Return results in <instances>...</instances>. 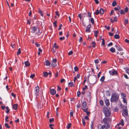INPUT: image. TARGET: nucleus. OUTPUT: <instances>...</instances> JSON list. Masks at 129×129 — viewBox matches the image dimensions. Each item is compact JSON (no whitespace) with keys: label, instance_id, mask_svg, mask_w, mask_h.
Here are the masks:
<instances>
[{"label":"nucleus","instance_id":"obj_15","mask_svg":"<svg viewBox=\"0 0 129 129\" xmlns=\"http://www.w3.org/2000/svg\"><path fill=\"white\" fill-rule=\"evenodd\" d=\"M38 13H39L41 15L42 17H43V14L42 11L40 9H38Z\"/></svg>","mask_w":129,"mask_h":129},{"label":"nucleus","instance_id":"obj_55","mask_svg":"<svg viewBox=\"0 0 129 129\" xmlns=\"http://www.w3.org/2000/svg\"><path fill=\"white\" fill-rule=\"evenodd\" d=\"M9 117L7 116H6L5 117V121L8 122L9 121V120H7V119L9 118Z\"/></svg>","mask_w":129,"mask_h":129},{"label":"nucleus","instance_id":"obj_46","mask_svg":"<svg viewBox=\"0 0 129 129\" xmlns=\"http://www.w3.org/2000/svg\"><path fill=\"white\" fill-rule=\"evenodd\" d=\"M128 19L127 18H126L125 19V23L126 24H127L128 23Z\"/></svg>","mask_w":129,"mask_h":129},{"label":"nucleus","instance_id":"obj_6","mask_svg":"<svg viewBox=\"0 0 129 129\" xmlns=\"http://www.w3.org/2000/svg\"><path fill=\"white\" fill-rule=\"evenodd\" d=\"M105 127V125H102L101 124H99L98 126V129H104Z\"/></svg>","mask_w":129,"mask_h":129},{"label":"nucleus","instance_id":"obj_14","mask_svg":"<svg viewBox=\"0 0 129 129\" xmlns=\"http://www.w3.org/2000/svg\"><path fill=\"white\" fill-rule=\"evenodd\" d=\"M121 95L122 99L126 98V95L124 93H121Z\"/></svg>","mask_w":129,"mask_h":129},{"label":"nucleus","instance_id":"obj_33","mask_svg":"<svg viewBox=\"0 0 129 129\" xmlns=\"http://www.w3.org/2000/svg\"><path fill=\"white\" fill-rule=\"evenodd\" d=\"M5 126L7 128H9L10 127V126L8 125V123H5Z\"/></svg>","mask_w":129,"mask_h":129},{"label":"nucleus","instance_id":"obj_22","mask_svg":"<svg viewBox=\"0 0 129 129\" xmlns=\"http://www.w3.org/2000/svg\"><path fill=\"white\" fill-rule=\"evenodd\" d=\"M82 106L83 108H85L86 106V103L85 101H84L82 103Z\"/></svg>","mask_w":129,"mask_h":129},{"label":"nucleus","instance_id":"obj_11","mask_svg":"<svg viewBox=\"0 0 129 129\" xmlns=\"http://www.w3.org/2000/svg\"><path fill=\"white\" fill-rule=\"evenodd\" d=\"M108 118H104L102 120L104 122V124H106L108 123Z\"/></svg>","mask_w":129,"mask_h":129},{"label":"nucleus","instance_id":"obj_7","mask_svg":"<svg viewBox=\"0 0 129 129\" xmlns=\"http://www.w3.org/2000/svg\"><path fill=\"white\" fill-rule=\"evenodd\" d=\"M91 26V24H89L86 27V29L85 30V31L86 32H89L90 30V28Z\"/></svg>","mask_w":129,"mask_h":129},{"label":"nucleus","instance_id":"obj_9","mask_svg":"<svg viewBox=\"0 0 129 129\" xmlns=\"http://www.w3.org/2000/svg\"><path fill=\"white\" fill-rule=\"evenodd\" d=\"M37 27L33 26L31 28V32L32 33H34L37 30Z\"/></svg>","mask_w":129,"mask_h":129},{"label":"nucleus","instance_id":"obj_35","mask_svg":"<svg viewBox=\"0 0 129 129\" xmlns=\"http://www.w3.org/2000/svg\"><path fill=\"white\" fill-rule=\"evenodd\" d=\"M21 52L20 51V48H19L18 49V51L17 52V55H18L19 54L21 53Z\"/></svg>","mask_w":129,"mask_h":129},{"label":"nucleus","instance_id":"obj_38","mask_svg":"<svg viewBox=\"0 0 129 129\" xmlns=\"http://www.w3.org/2000/svg\"><path fill=\"white\" fill-rule=\"evenodd\" d=\"M120 13L121 14H124L125 13V12H124L123 10H121Z\"/></svg>","mask_w":129,"mask_h":129},{"label":"nucleus","instance_id":"obj_49","mask_svg":"<svg viewBox=\"0 0 129 129\" xmlns=\"http://www.w3.org/2000/svg\"><path fill=\"white\" fill-rule=\"evenodd\" d=\"M58 13H59V11H56L55 12V14L59 17V16L60 15Z\"/></svg>","mask_w":129,"mask_h":129},{"label":"nucleus","instance_id":"obj_21","mask_svg":"<svg viewBox=\"0 0 129 129\" xmlns=\"http://www.w3.org/2000/svg\"><path fill=\"white\" fill-rule=\"evenodd\" d=\"M105 93L106 95L107 96H110V91L109 90L106 91Z\"/></svg>","mask_w":129,"mask_h":129},{"label":"nucleus","instance_id":"obj_12","mask_svg":"<svg viewBox=\"0 0 129 129\" xmlns=\"http://www.w3.org/2000/svg\"><path fill=\"white\" fill-rule=\"evenodd\" d=\"M18 106V105L17 104H14L12 106L13 109L15 110H16L17 109Z\"/></svg>","mask_w":129,"mask_h":129},{"label":"nucleus","instance_id":"obj_60","mask_svg":"<svg viewBox=\"0 0 129 129\" xmlns=\"http://www.w3.org/2000/svg\"><path fill=\"white\" fill-rule=\"evenodd\" d=\"M128 8L127 7H126L125 8L124 11L125 12H127L128 11Z\"/></svg>","mask_w":129,"mask_h":129},{"label":"nucleus","instance_id":"obj_53","mask_svg":"<svg viewBox=\"0 0 129 129\" xmlns=\"http://www.w3.org/2000/svg\"><path fill=\"white\" fill-rule=\"evenodd\" d=\"M57 22V21H55L53 23V24L54 25V26L55 27H57V25L56 24Z\"/></svg>","mask_w":129,"mask_h":129},{"label":"nucleus","instance_id":"obj_58","mask_svg":"<svg viewBox=\"0 0 129 129\" xmlns=\"http://www.w3.org/2000/svg\"><path fill=\"white\" fill-rule=\"evenodd\" d=\"M54 125L53 124H50L49 125V126L50 128L51 129H53V128L52 127V126H53Z\"/></svg>","mask_w":129,"mask_h":129},{"label":"nucleus","instance_id":"obj_45","mask_svg":"<svg viewBox=\"0 0 129 129\" xmlns=\"http://www.w3.org/2000/svg\"><path fill=\"white\" fill-rule=\"evenodd\" d=\"M100 103L103 106L104 105V102L102 100H100Z\"/></svg>","mask_w":129,"mask_h":129},{"label":"nucleus","instance_id":"obj_47","mask_svg":"<svg viewBox=\"0 0 129 129\" xmlns=\"http://www.w3.org/2000/svg\"><path fill=\"white\" fill-rule=\"evenodd\" d=\"M54 119L53 118H50L49 119V122L51 123L52 122H53L54 121Z\"/></svg>","mask_w":129,"mask_h":129},{"label":"nucleus","instance_id":"obj_54","mask_svg":"<svg viewBox=\"0 0 129 129\" xmlns=\"http://www.w3.org/2000/svg\"><path fill=\"white\" fill-rule=\"evenodd\" d=\"M94 62L96 64H98L99 62V60L98 59H96L94 60Z\"/></svg>","mask_w":129,"mask_h":129},{"label":"nucleus","instance_id":"obj_62","mask_svg":"<svg viewBox=\"0 0 129 129\" xmlns=\"http://www.w3.org/2000/svg\"><path fill=\"white\" fill-rule=\"evenodd\" d=\"M109 36H113V33H111L110 32H109Z\"/></svg>","mask_w":129,"mask_h":129},{"label":"nucleus","instance_id":"obj_32","mask_svg":"<svg viewBox=\"0 0 129 129\" xmlns=\"http://www.w3.org/2000/svg\"><path fill=\"white\" fill-rule=\"evenodd\" d=\"M6 109L7 110L6 111V113H8L10 111V110L9 109V107L8 106H7L6 107Z\"/></svg>","mask_w":129,"mask_h":129},{"label":"nucleus","instance_id":"obj_3","mask_svg":"<svg viewBox=\"0 0 129 129\" xmlns=\"http://www.w3.org/2000/svg\"><path fill=\"white\" fill-rule=\"evenodd\" d=\"M39 90V88L38 86L35 87L34 89L35 95L36 98H37L38 97V93Z\"/></svg>","mask_w":129,"mask_h":129},{"label":"nucleus","instance_id":"obj_40","mask_svg":"<svg viewBox=\"0 0 129 129\" xmlns=\"http://www.w3.org/2000/svg\"><path fill=\"white\" fill-rule=\"evenodd\" d=\"M92 46L94 48L95 47V43L94 41L92 42Z\"/></svg>","mask_w":129,"mask_h":129},{"label":"nucleus","instance_id":"obj_13","mask_svg":"<svg viewBox=\"0 0 129 129\" xmlns=\"http://www.w3.org/2000/svg\"><path fill=\"white\" fill-rule=\"evenodd\" d=\"M25 65L26 67H28L30 65L28 61H25L24 62Z\"/></svg>","mask_w":129,"mask_h":129},{"label":"nucleus","instance_id":"obj_8","mask_svg":"<svg viewBox=\"0 0 129 129\" xmlns=\"http://www.w3.org/2000/svg\"><path fill=\"white\" fill-rule=\"evenodd\" d=\"M56 90L54 89H50V93L52 95H55L56 94Z\"/></svg>","mask_w":129,"mask_h":129},{"label":"nucleus","instance_id":"obj_34","mask_svg":"<svg viewBox=\"0 0 129 129\" xmlns=\"http://www.w3.org/2000/svg\"><path fill=\"white\" fill-rule=\"evenodd\" d=\"M93 121H92L91 122V124L90 125V128L91 129H93Z\"/></svg>","mask_w":129,"mask_h":129},{"label":"nucleus","instance_id":"obj_64","mask_svg":"<svg viewBox=\"0 0 129 129\" xmlns=\"http://www.w3.org/2000/svg\"><path fill=\"white\" fill-rule=\"evenodd\" d=\"M117 17L116 16H115L114 18V21H117Z\"/></svg>","mask_w":129,"mask_h":129},{"label":"nucleus","instance_id":"obj_57","mask_svg":"<svg viewBox=\"0 0 129 129\" xmlns=\"http://www.w3.org/2000/svg\"><path fill=\"white\" fill-rule=\"evenodd\" d=\"M118 6H117V7H115L114 8V10L115 11H117L118 10Z\"/></svg>","mask_w":129,"mask_h":129},{"label":"nucleus","instance_id":"obj_56","mask_svg":"<svg viewBox=\"0 0 129 129\" xmlns=\"http://www.w3.org/2000/svg\"><path fill=\"white\" fill-rule=\"evenodd\" d=\"M74 70L76 72L78 70V68L76 67H74Z\"/></svg>","mask_w":129,"mask_h":129},{"label":"nucleus","instance_id":"obj_19","mask_svg":"<svg viewBox=\"0 0 129 129\" xmlns=\"http://www.w3.org/2000/svg\"><path fill=\"white\" fill-rule=\"evenodd\" d=\"M36 32L37 34H38V35H39L40 34V30L38 27H37Z\"/></svg>","mask_w":129,"mask_h":129},{"label":"nucleus","instance_id":"obj_10","mask_svg":"<svg viewBox=\"0 0 129 129\" xmlns=\"http://www.w3.org/2000/svg\"><path fill=\"white\" fill-rule=\"evenodd\" d=\"M105 103L107 106H108L110 105V102L108 99H106L105 101Z\"/></svg>","mask_w":129,"mask_h":129},{"label":"nucleus","instance_id":"obj_51","mask_svg":"<svg viewBox=\"0 0 129 129\" xmlns=\"http://www.w3.org/2000/svg\"><path fill=\"white\" fill-rule=\"evenodd\" d=\"M104 27H105L108 30H109L110 29V27L109 26H107V25H105Z\"/></svg>","mask_w":129,"mask_h":129},{"label":"nucleus","instance_id":"obj_59","mask_svg":"<svg viewBox=\"0 0 129 129\" xmlns=\"http://www.w3.org/2000/svg\"><path fill=\"white\" fill-rule=\"evenodd\" d=\"M73 53V52L72 51H70L68 53L69 55H71Z\"/></svg>","mask_w":129,"mask_h":129},{"label":"nucleus","instance_id":"obj_44","mask_svg":"<svg viewBox=\"0 0 129 129\" xmlns=\"http://www.w3.org/2000/svg\"><path fill=\"white\" fill-rule=\"evenodd\" d=\"M94 13L96 15H98L99 13V10H97L96 12H95Z\"/></svg>","mask_w":129,"mask_h":129},{"label":"nucleus","instance_id":"obj_25","mask_svg":"<svg viewBox=\"0 0 129 129\" xmlns=\"http://www.w3.org/2000/svg\"><path fill=\"white\" fill-rule=\"evenodd\" d=\"M117 4L116 2L115 1H114L112 3V5L113 7L115 6Z\"/></svg>","mask_w":129,"mask_h":129},{"label":"nucleus","instance_id":"obj_4","mask_svg":"<svg viewBox=\"0 0 129 129\" xmlns=\"http://www.w3.org/2000/svg\"><path fill=\"white\" fill-rule=\"evenodd\" d=\"M109 73L112 75H114L115 74L116 75L117 74V71L114 70H113L112 71H109Z\"/></svg>","mask_w":129,"mask_h":129},{"label":"nucleus","instance_id":"obj_43","mask_svg":"<svg viewBox=\"0 0 129 129\" xmlns=\"http://www.w3.org/2000/svg\"><path fill=\"white\" fill-rule=\"evenodd\" d=\"M102 42L101 45H105V40L104 39H102Z\"/></svg>","mask_w":129,"mask_h":129},{"label":"nucleus","instance_id":"obj_17","mask_svg":"<svg viewBox=\"0 0 129 129\" xmlns=\"http://www.w3.org/2000/svg\"><path fill=\"white\" fill-rule=\"evenodd\" d=\"M105 124L106 125L105 128L106 129L109 128H110V125L108 122V123Z\"/></svg>","mask_w":129,"mask_h":129},{"label":"nucleus","instance_id":"obj_27","mask_svg":"<svg viewBox=\"0 0 129 129\" xmlns=\"http://www.w3.org/2000/svg\"><path fill=\"white\" fill-rule=\"evenodd\" d=\"M98 33V30L97 31H95L94 32V36L96 37L97 36V34Z\"/></svg>","mask_w":129,"mask_h":129},{"label":"nucleus","instance_id":"obj_63","mask_svg":"<svg viewBox=\"0 0 129 129\" xmlns=\"http://www.w3.org/2000/svg\"><path fill=\"white\" fill-rule=\"evenodd\" d=\"M90 92H89L87 94V96L89 98H90Z\"/></svg>","mask_w":129,"mask_h":129},{"label":"nucleus","instance_id":"obj_42","mask_svg":"<svg viewBox=\"0 0 129 129\" xmlns=\"http://www.w3.org/2000/svg\"><path fill=\"white\" fill-rule=\"evenodd\" d=\"M126 72L127 73L129 74V68L127 67L126 68Z\"/></svg>","mask_w":129,"mask_h":129},{"label":"nucleus","instance_id":"obj_28","mask_svg":"<svg viewBox=\"0 0 129 129\" xmlns=\"http://www.w3.org/2000/svg\"><path fill=\"white\" fill-rule=\"evenodd\" d=\"M105 79V77L104 76H103L100 79V81H101L103 82Z\"/></svg>","mask_w":129,"mask_h":129},{"label":"nucleus","instance_id":"obj_23","mask_svg":"<svg viewBox=\"0 0 129 129\" xmlns=\"http://www.w3.org/2000/svg\"><path fill=\"white\" fill-rule=\"evenodd\" d=\"M110 51L112 53L115 52V50L114 48L112 47L110 49Z\"/></svg>","mask_w":129,"mask_h":129},{"label":"nucleus","instance_id":"obj_5","mask_svg":"<svg viewBox=\"0 0 129 129\" xmlns=\"http://www.w3.org/2000/svg\"><path fill=\"white\" fill-rule=\"evenodd\" d=\"M123 113L126 116H128V110L127 109H124L123 110Z\"/></svg>","mask_w":129,"mask_h":129},{"label":"nucleus","instance_id":"obj_26","mask_svg":"<svg viewBox=\"0 0 129 129\" xmlns=\"http://www.w3.org/2000/svg\"><path fill=\"white\" fill-rule=\"evenodd\" d=\"M100 13L101 14H103L104 13V10L102 8H101L100 11Z\"/></svg>","mask_w":129,"mask_h":129},{"label":"nucleus","instance_id":"obj_29","mask_svg":"<svg viewBox=\"0 0 129 129\" xmlns=\"http://www.w3.org/2000/svg\"><path fill=\"white\" fill-rule=\"evenodd\" d=\"M74 111L72 110H71L70 112V115L71 116H73Z\"/></svg>","mask_w":129,"mask_h":129},{"label":"nucleus","instance_id":"obj_20","mask_svg":"<svg viewBox=\"0 0 129 129\" xmlns=\"http://www.w3.org/2000/svg\"><path fill=\"white\" fill-rule=\"evenodd\" d=\"M115 46H116V48L119 51H121L122 50V48L120 47L119 46H117L116 45H115Z\"/></svg>","mask_w":129,"mask_h":129},{"label":"nucleus","instance_id":"obj_52","mask_svg":"<svg viewBox=\"0 0 129 129\" xmlns=\"http://www.w3.org/2000/svg\"><path fill=\"white\" fill-rule=\"evenodd\" d=\"M123 99V102L124 103H126V104L127 103L126 101V100L125 98L122 99Z\"/></svg>","mask_w":129,"mask_h":129},{"label":"nucleus","instance_id":"obj_61","mask_svg":"<svg viewBox=\"0 0 129 129\" xmlns=\"http://www.w3.org/2000/svg\"><path fill=\"white\" fill-rule=\"evenodd\" d=\"M27 23L28 24H30L31 23V21L30 20H27Z\"/></svg>","mask_w":129,"mask_h":129},{"label":"nucleus","instance_id":"obj_16","mask_svg":"<svg viewBox=\"0 0 129 129\" xmlns=\"http://www.w3.org/2000/svg\"><path fill=\"white\" fill-rule=\"evenodd\" d=\"M45 63L46 66H49L50 64V62L48 61V60H47L45 61Z\"/></svg>","mask_w":129,"mask_h":129},{"label":"nucleus","instance_id":"obj_41","mask_svg":"<svg viewBox=\"0 0 129 129\" xmlns=\"http://www.w3.org/2000/svg\"><path fill=\"white\" fill-rule=\"evenodd\" d=\"M81 93L79 91H78L77 92V95L78 97H80V96Z\"/></svg>","mask_w":129,"mask_h":129},{"label":"nucleus","instance_id":"obj_36","mask_svg":"<svg viewBox=\"0 0 129 129\" xmlns=\"http://www.w3.org/2000/svg\"><path fill=\"white\" fill-rule=\"evenodd\" d=\"M82 123L83 125L84 126L85 125V120L84 119H82Z\"/></svg>","mask_w":129,"mask_h":129},{"label":"nucleus","instance_id":"obj_1","mask_svg":"<svg viewBox=\"0 0 129 129\" xmlns=\"http://www.w3.org/2000/svg\"><path fill=\"white\" fill-rule=\"evenodd\" d=\"M119 96L117 93H114L111 95L110 101L111 103L116 102L119 99Z\"/></svg>","mask_w":129,"mask_h":129},{"label":"nucleus","instance_id":"obj_48","mask_svg":"<svg viewBox=\"0 0 129 129\" xmlns=\"http://www.w3.org/2000/svg\"><path fill=\"white\" fill-rule=\"evenodd\" d=\"M35 76V74H31L30 76V77L31 78H33Z\"/></svg>","mask_w":129,"mask_h":129},{"label":"nucleus","instance_id":"obj_50","mask_svg":"<svg viewBox=\"0 0 129 129\" xmlns=\"http://www.w3.org/2000/svg\"><path fill=\"white\" fill-rule=\"evenodd\" d=\"M87 87V86L86 85H85L84 87H83L82 88V90L83 91H84L86 89Z\"/></svg>","mask_w":129,"mask_h":129},{"label":"nucleus","instance_id":"obj_37","mask_svg":"<svg viewBox=\"0 0 129 129\" xmlns=\"http://www.w3.org/2000/svg\"><path fill=\"white\" fill-rule=\"evenodd\" d=\"M71 125V123H70L69 124H68L67 125V129H69L70 128Z\"/></svg>","mask_w":129,"mask_h":129},{"label":"nucleus","instance_id":"obj_30","mask_svg":"<svg viewBox=\"0 0 129 129\" xmlns=\"http://www.w3.org/2000/svg\"><path fill=\"white\" fill-rule=\"evenodd\" d=\"M51 65L53 67H55L56 66L57 64L56 62H52Z\"/></svg>","mask_w":129,"mask_h":129},{"label":"nucleus","instance_id":"obj_2","mask_svg":"<svg viewBox=\"0 0 129 129\" xmlns=\"http://www.w3.org/2000/svg\"><path fill=\"white\" fill-rule=\"evenodd\" d=\"M104 113L105 116L107 117H109L111 114V112L108 108L104 109Z\"/></svg>","mask_w":129,"mask_h":129},{"label":"nucleus","instance_id":"obj_31","mask_svg":"<svg viewBox=\"0 0 129 129\" xmlns=\"http://www.w3.org/2000/svg\"><path fill=\"white\" fill-rule=\"evenodd\" d=\"M114 37L115 39H118L119 38V36L118 35L116 34L114 35Z\"/></svg>","mask_w":129,"mask_h":129},{"label":"nucleus","instance_id":"obj_24","mask_svg":"<svg viewBox=\"0 0 129 129\" xmlns=\"http://www.w3.org/2000/svg\"><path fill=\"white\" fill-rule=\"evenodd\" d=\"M43 73L44 76L45 77H47L48 74V73L46 72H44Z\"/></svg>","mask_w":129,"mask_h":129},{"label":"nucleus","instance_id":"obj_18","mask_svg":"<svg viewBox=\"0 0 129 129\" xmlns=\"http://www.w3.org/2000/svg\"><path fill=\"white\" fill-rule=\"evenodd\" d=\"M68 86L71 87H72L74 86L73 83L72 82H70L68 83Z\"/></svg>","mask_w":129,"mask_h":129},{"label":"nucleus","instance_id":"obj_39","mask_svg":"<svg viewBox=\"0 0 129 129\" xmlns=\"http://www.w3.org/2000/svg\"><path fill=\"white\" fill-rule=\"evenodd\" d=\"M90 21L92 24H93L94 23V19L92 18H91L90 19Z\"/></svg>","mask_w":129,"mask_h":129}]
</instances>
